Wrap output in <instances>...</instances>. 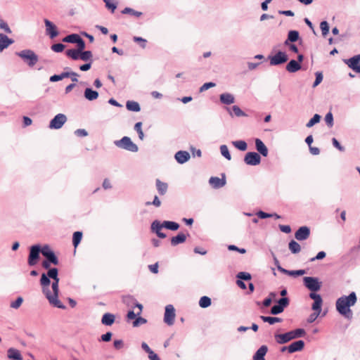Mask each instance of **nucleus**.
Returning a JSON list of instances; mask_svg holds the SVG:
<instances>
[{"instance_id":"nucleus-10","label":"nucleus","mask_w":360,"mask_h":360,"mask_svg":"<svg viewBox=\"0 0 360 360\" xmlns=\"http://www.w3.org/2000/svg\"><path fill=\"white\" fill-rule=\"evenodd\" d=\"M44 23L46 34L49 35L51 39L56 37L58 35L56 26L48 19H44Z\"/></svg>"},{"instance_id":"nucleus-64","label":"nucleus","mask_w":360,"mask_h":360,"mask_svg":"<svg viewBox=\"0 0 360 360\" xmlns=\"http://www.w3.org/2000/svg\"><path fill=\"white\" fill-rule=\"evenodd\" d=\"M77 44V49L78 51H83L85 49V42L80 37L78 41L76 43Z\"/></svg>"},{"instance_id":"nucleus-5","label":"nucleus","mask_w":360,"mask_h":360,"mask_svg":"<svg viewBox=\"0 0 360 360\" xmlns=\"http://www.w3.org/2000/svg\"><path fill=\"white\" fill-rule=\"evenodd\" d=\"M41 248L39 245H34L30 247L27 263L32 266L37 264L39 259Z\"/></svg>"},{"instance_id":"nucleus-12","label":"nucleus","mask_w":360,"mask_h":360,"mask_svg":"<svg viewBox=\"0 0 360 360\" xmlns=\"http://www.w3.org/2000/svg\"><path fill=\"white\" fill-rule=\"evenodd\" d=\"M310 298L314 300L313 304H312V309L314 311H319L321 312V305L323 303L322 298L320 295L316 294L314 292H311L309 294Z\"/></svg>"},{"instance_id":"nucleus-57","label":"nucleus","mask_w":360,"mask_h":360,"mask_svg":"<svg viewBox=\"0 0 360 360\" xmlns=\"http://www.w3.org/2000/svg\"><path fill=\"white\" fill-rule=\"evenodd\" d=\"M0 29L4 30L6 33H11V30L8 24L0 18Z\"/></svg>"},{"instance_id":"nucleus-22","label":"nucleus","mask_w":360,"mask_h":360,"mask_svg":"<svg viewBox=\"0 0 360 360\" xmlns=\"http://www.w3.org/2000/svg\"><path fill=\"white\" fill-rule=\"evenodd\" d=\"M210 185L214 188L223 187L226 184V180L219 177H211L209 181Z\"/></svg>"},{"instance_id":"nucleus-43","label":"nucleus","mask_w":360,"mask_h":360,"mask_svg":"<svg viewBox=\"0 0 360 360\" xmlns=\"http://www.w3.org/2000/svg\"><path fill=\"white\" fill-rule=\"evenodd\" d=\"M122 13L123 14H130L131 15H134L136 17H140L142 15L141 12L134 11L131 8H125L122 11Z\"/></svg>"},{"instance_id":"nucleus-26","label":"nucleus","mask_w":360,"mask_h":360,"mask_svg":"<svg viewBox=\"0 0 360 360\" xmlns=\"http://www.w3.org/2000/svg\"><path fill=\"white\" fill-rule=\"evenodd\" d=\"M115 317L113 314L110 313H105L103 314L101 323L105 326H111L115 322Z\"/></svg>"},{"instance_id":"nucleus-30","label":"nucleus","mask_w":360,"mask_h":360,"mask_svg":"<svg viewBox=\"0 0 360 360\" xmlns=\"http://www.w3.org/2000/svg\"><path fill=\"white\" fill-rule=\"evenodd\" d=\"M220 101L222 103L230 105L234 103V97L231 94H222L220 95Z\"/></svg>"},{"instance_id":"nucleus-58","label":"nucleus","mask_w":360,"mask_h":360,"mask_svg":"<svg viewBox=\"0 0 360 360\" xmlns=\"http://www.w3.org/2000/svg\"><path fill=\"white\" fill-rule=\"evenodd\" d=\"M228 249L231 251H237L239 252L241 254H245L246 252V250L244 248H239L237 246L234 245H229L228 246Z\"/></svg>"},{"instance_id":"nucleus-39","label":"nucleus","mask_w":360,"mask_h":360,"mask_svg":"<svg viewBox=\"0 0 360 360\" xmlns=\"http://www.w3.org/2000/svg\"><path fill=\"white\" fill-rule=\"evenodd\" d=\"M79 38H80V36L78 35L77 34H70V35H68L67 37H65L63 39V41L68 42V43H77L78 41V40L79 39Z\"/></svg>"},{"instance_id":"nucleus-32","label":"nucleus","mask_w":360,"mask_h":360,"mask_svg":"<svg viewBox=\"0 0 360 360\" xmlns=\"http://www.w3.org/2000/svg\"><path fill=\"white\" fill-rule=\"evenodd\" d=\"M135 307L138 308V311H135L134 310L129 311L127 313V316L128 319H130V320L134 319L136 318V315H139L141 314L143 306L141 304H136Z\"/></svg>"},{"instance_id":"nucleus-18","label":"nucleus","mask_w":360,"mask_h":360,"mask_svg":"<svg viewBox=\"0 0 360 360\" xmlns=\"http://www.w3.org/2000/svg\"><path fill=\"white\" fill-rule=\"evenodd\" d=\"M40 283L43 288V292L45 294L46 297H47V292H51L49 289L50 285V280L47 274H42L40 279Z\"/></svg>"},{"instance_id":"nucleus-60","label":"nucleus","mask_w":360,"mask_h":360,"mask_svg":"<svg viewBox=\"0 0 360 360\" xmlns=\"http://www.w3.org/2000/svg\"><path fill=\"white\" fill-rule=\"evenodd\" d=\"M278 305L281 306L282 308L285 309L289 304V300L287 297H282L278 300Z\"/></svg>"},{"instance_id":"nucleus-44","label":"nucleus","mask_w":360,"mask_h":360,"mask_svg":"<svg viewBox=\"0 0 360 360\" xmlns=\"http://www.w3.org/2000/svg\"><path fill=\"white\" fill-rule=\"evenodd\" d=\"M321 116L318 114H315L314 117L307 123L306 126L308 128L313 127L314 124L319 122Z\"/></svg>"},{"instance_id":"nucleus-24","label":"nucleus","mask_w":360,"mask_h":360,"mask_svg":"<svg viewBox=\"0 0 360 360\" xmlns=\"http://www.w3.org/2000/svg\"><path fill=\"white\" fill-rule=\"evenodd\" d=\"M301 69V65L299 62L292 60L286 65V70L289 72H295Z\"/></svg>"},{"instance_id":"nucleus-45","label":"nucleus","mask_w":360,"mask_h":360,"mask_svg":"<svg viewBox=\"0 0 360 360\" xmlns=\"http://www.w3.org/2000/svg\"><path fill=\"white\" fill-rule=\"evenodd\" d=\"M91 58H92V53L90 51L80 52L79 59H81L84 61H87V60H91Z\"/></svg>"},{"instance_id":"nucleus-50","label":"nucleus","mask_w":360,"mask_h":360,"mask_svg":"<svg viewBox=\"0 0 360 360\" xmlns=\"http://www.w3.org/2000/svg\"><path fill=\"white\" fill-rule=\"evenodd\" d=\"M47 260L54 265L58 264V259L57 257L55 255L54 252L49 253V255H47Z\"/></svg>"},{"instance_id":"nucleus-63","label":"nucleus","mask_w":360,"mask_h":360,"mask_svg":"<svg viewBox=\"0 0 360 360\" xmlns=\"http://www.w3.org/2000/svg\"><path fill=\"white\" fill-rule=\"evenodd\" d=\"M216 86V84L215 83H213V82H207V83H205L200 89V91H206L208 89L211 88V87H214Z\"/></svg>"},{"instance_id":"nucleus-31","label":"nucleus","mask_w":360,"mask_h":360,"mask_svg":"<svg viewBox=\"0 0 360 360\" xmlns=\"http://www.w3.org/2000/svg\"><path fill=\"white\" fill-rule=\"evenodd\" d=\"M8 356L9 359H13L15 360H22V357L21 356V354L19 350L14 349V348H10L8 350Z\"/></svg>"},{"instance_id":"nucleus-11","label":"nucleus","mask_w":360,"mask_h":360,"mask_svg":"<svg viewBox=\"0 0 360 360\" xmlns=\"http://www.w3.org/2000/svg\"><path fill=\"white\" fill-rule=\"evenodd\" d=\"M288 56L281 51H278L275 56L271 58L270 64L276 65L285 63L288 60Z\"/></svg>"},{"instance_id":"nucleus-42","label":"nucleus","mask_w":360,"mask_h":360,"mask_svg":"<svg viewBox=\"0 0 360 360\" xmlns=\"http://www.w3.org/2000/svg\"><path fill=\"white\" fill-rule=\"evenodd\" d=\"M233 144L236 148L239 149L240 150L245 151L247 150L248 146L245 141H233Z\"/></svg>"},{"instance_id":"nucleus-27","label":"nucleus","mask_w":360,"mask_h":360,"mask_svg":"<svg viewBox=\"0 0 360 360\" xmlns=\"http://www.w3.org/2000/svg\"><path fill=\"white\" fill-rule=\"evenodd\" d=\"M278 270L281 273L289 276H302L305 274L304 270L289 271L283 269L281 266H278Z\"/></svg>"},{"instance_id":"nucleus-36","label":"nucleus","mask_w":360,"mask_h":360,"mask_svg":"<svg viewBox=\"0 0 360 360\" xmlns=\"http://www.w3.org/2000/svg\"><path fill=\"white\" fill-rule=\"evenodd\" d=\"M67 56L69 58L73 59V60H77L79 58L80 56V51L77 49H69L67 50L65 52Z\"/></svg>"},{"instance_id":"nucleus-1","label":"nucleus","mask_w":360,"mask_h":360,"mask_svg":"<svg viewBox=\"0 0 360 360\" xmlns=\"http://www.w3.org/2000/svg\"><path fill=\"white\" fill-rule=\"evenodd\" d=\"M356 300L354 292H351L348 296L340 297L336 301L337 311L345 318L351 319L353 314L349 307L355 304Z\"/></svg>"},{"instance_id":"nucleus-40","label":"nucleus","mask_w":360,"mask_h":360,"mask_svg":"<svg viewBox=\"0 0 360 360\" xmlns=\"http://www.w3.org/2000/svg\"><path fill=\"white\" fill-rule=\"evenodd\" d=\"M199 305L202 308H206L211 305V299L209 297L203 296L200 299Z\"/></svg>"},{"instance_id":"nucleus-9","label":"nucleus","mask_w":360,"mask_h":360,"mask_svg":"<svg viewBox=\"0 0 360 360\" xmlns=\"http://www.w3.org/2000/svg\"><path fill=\"white\" fill-rule=\"evenodd\" d=\"M175 319V310L172 305L169 304L165 307L164 321L169 326L173 325Z\"/></svg>"},{"instance_id":"nucleus-49","label":"nucleus","mask_w":360,"mask_h":360,"mask_svg":"<svg viewBox=\"0 0 360 360\" xmlns=\"http://www.w3.org/2000/svg\"><path fill=\"white\" fill-rule=\"evenodd\" d=\"M65 49V45H63V44H53L51 46V49L52 51H53L54 52H56V53H59V52H62Z\"/></svg>"},{"instance_id":"nucleus-61","label":"nucleus","mask_w":360,"mask_h":360,"mask_svg":"<svg viewBox=\"0 0 360 360\" xmlns=\"http://www.w3.org/2000/svg\"><path fill=\"white\" fill-rule=\"evenodd\" d=\"M103 1L105 3V6L108 9H110L112 13H114L117 6L114 3H112L110 0H103Z\"/></svg>"},{"instance_id":"nucleus-51","label":"nucleus","mask_w":360,"mask_h":360,"mask_svg":"<svg viewBox=\"0 0 360 360\" xmlns=\"http://www.w3.org/2000/svg\"><path fill=\"white\" fill-rule=\"evenodd\" d=\"M237 278L240 280L249 281L251 279V275L247 272H239L237 275Z\"/></svg>"},{"instance_id":"nucleus-38","label":"nucleus","mask_w":360,"mask_h":360,"mask_svg":"<svg viewBox=\"0 0 360 360\" xmlns=\"http://www.w3.org/2000/svg\"><path fill=\"white\" fill-rule=\"evenodd\" d=\"M261 319L264 321V322H267L269 323V324H274L275 323H278V322H281L282 321V319L281 318H278V317H271V316H261Z\"/></svg>"},{"instance_id":"nucleus-52","label":"nucleus","mask_w":360,"mask_h":360,"mask_svg":"<svg viewBox=\"0 0 360 360\" xmlns=\"http://www.w3.org/2000/svg\"><path fill=\"white\" fill-rule=\"evenodd\" d=\"M141 122H137L134 126V129L138 132L139 139L142 140L143 139L144 135L141 129Z\"/></svg>"},{"instance_id":"nucleus-16","label":"nucleus","mask_w":360,"mask_h":360,"mask_svg":"<svg viewBox=\"0 0 360 360\" xmlns=\"http://www.w3.org/2000/svg\"><path fill=\"white\" fill-rule=\"evenodd\" d=\"M164 228L162 223L161 224L159 221H154L151 224V229L154 231L158 237L160 238H166V234L162 232V229Z\"/></svg>"},{"instance_id":"nucleus-14","label":"nucleus","mask_w":360,"mask_h":360,"mask_svg":"<svg viewBox=\"0 0 360 360\" xmlns=\"http://www.w3.org/2000/svg\"><path fill=\"white\" fill-rule=\"evenodd\" d=\"M360 54L348 59L346 63L348 66L356 72L360 73Z\"/></svg>"},{"instance_id":"nucleus-29","label":"nucleus","mask_w":360,"mask_h":360,"mask_svg":"<svg viewBox=\"0 0 360 360\" xmlns=\"http://www.w3.org/2000/svg\"><path fill=\"white\" fill-rule=\"evenodd\" d=\"M84 96L89 101H94L98 97V93L90 88H86L84 91Z\"/></svg>"},{"instance_id":"nucleus-7","label":"nucleus","mask_w":360,"mask_h":360,"mask_svg":"<svg viewBox=\"0 0 360 360\" xmlns=\"http://www.w3.org/2000/svg\"><path fill=\"white\" fill-rule=\"evenodd\" d=\"M66 121V116L64 114L59 113L51 120L49 124V128L56 129H60Z\"/></svg>"},{"instance_id":"nucleus-13","label":"nucleus","mask_w":360,"mask_h":360,"mask_svg":"<svg viewBox=\"0 0 360 360\" xmlns=\"http://www.w3.org/2000/svg\"><path fill=\"white\" fill-rule=\"evenodd\" d=\"M310 230L307 226L300 227L295 233V237L298 240H304L309 238Z\"/></svg>"},{"instance_id":"nucleus-56","label":"nucleus","mask_w":360,"mask_h":360,"mask_svg":"<svg viewBox=\"0 0 360 360\" xmlns=\"http://www.w3.org/2000/svg\"><path fill=\"white\" fill-rule=\"evenodd\" d=\"M232 110L234 115H236L237 117L245 115V112H243L242 110L237 105H233L232 107Z\"/></svg>"},{"instance_id":"nucleus-35","label":"nucleus","mask_w":360,"mask_h":360,"mask_svg":"<svg viewBox=\"0 0 360 360\" xmlns=\"http://www.w3.org/2000/svg\"><path fill=\"white\" fill-rule=\"evenodd\" d=\"M162 224L164 228L172 231H176L179 228V224L174 221H163Z\"/></svg>"},{"instance_id":"nucleus-28","label":"nucleus","mask_w":360,"mask_h":360,"mask_svg":"<svg viewBox=\"0 0 360 360\" xmlns=\"http://www.w3.org/2000/svg\"><path fill=\"white\" fill-rule=\"evenodd\" d=\"M186 236L184 233H180L177 236L172 237L171 239V244L174 246L185 242Z\"/></svg>"},{"instance_id":"nucleus-6","label":"nucleus","mask_w":360,"mask_h":360,"mask_svg":"<svg viewBox=\"0 0 360 360\" xmlns=\"http://www.w3.org/2000/svg\"><path fill=\"white\" fill-rule=\"evenodd\" d=\"M304 285L310 290L316 292L320 290L321 283L319 282L318 278L314 277L307 276L304 278Z\"/></svg>"},{"instance_id":"nucleus-3","label":"nucleus","mask_w":360,"mask_h":360,"mask_svg":"<svg viewBox=\"0 0 360 360\" xmlns=\"http://www.w3.org/2000/svg\"><path fill=\"white\" fill-rule=\"evenodd\" d=\"M115 144L118 148L125 149L131 152H137L138 146L132 142L131 139L128 136H124L122 139L115 141Z\"/></svg>"},{"instance_id":"nucleus-62","label":"nucleus","mask_w":360,"mask_h":360,"mask_svg":"<svg viewBox=\"0 0 360 360\" xmlns=\"http://www.w3.org/2000/svg\"><path fill=\"white\" fill-rule=\"evenodd\" d=\"M323 80V75L321 72H316V79L314 82L313 86L315 87L318 86Z\"/></svg>"},{"instance_id":"nucleus-17","label":"nucleus","mask_w":360,"mask_h":360,"mask_svg":"<svg viewBox=\"0 0 360 360\" xmlns=\"http://www.w3.org/2000/svg\"><path fill=\"white\" fill-rule=\"evenodd\" d=\"M304 347V342L303 340H297L291 343L288 347V351L289 353H293L297 351H301Z\"/></svg>"},{"instance_id":"nucleus-20","label":"nucleus","mask_w":360,"mask_h":360,"mask_svg":"<svg viewBox=\"0 0 360 360\" xmlns=\"http://www.w3.org/2000/svg\"><path fill=\"white\" fill-rule=\"evenodd\" d=\"M189 158L190 154L186 151L180 150L175 154V159L180 164L187 162Z\"/></svg>"},{"instance_id":"nucleus-21","label":"nucleus","mask_w":360,"mask_h":360,"mask_svg":"<svg viewBox=\"0 0 360 360\" xmlns=\"http://www.w3.org/2000/svg\"><path fill=\"white\" fill-rule=\"evenodd\" d=\"M268 351L266 345L261 346L253 356V360H265L264 356Z\"/></svg>"},{"instance_id":"nucleus-25","label":"nucleus","mask_w":360,"mask_h":360,"mask_svg":"<svg viewBox=\"0 0 360 360\" xmlns=\"http://www.w3.org/2000/svg\"><path fill=\"white\" fill-rule=\"evenodd\" d=\"M156 187L160 195H164L168 189V184L165 182L161 181L160 179H156Z\"/></svg>"},{"instance_id":"nucleus-2","label":"nucleus","mask_w":360,"mask_h":360,"mask_svg":"<svg viewBox=\"0 0 360 360\" xmlns=\"http://www.w3.org/2000/svg\"><path fill=\"white\" fill-rule=\"evenodd\" d=\"M47 276L49 278L53 279V282L51 285L52 292H47L48 300L53 306L60 309H65V306L58 299L59 283V278L58 277V269L56 268L50 269L47 273Z\"/></svg>"},{"instance_id":"nucleus-37","label":"nucleus","mask_w":360,"mask_h":360,"mask_svg":"<svg viewBox=\"0 0 360 360\" xmlns=\"http://www.w3.org/2000/svg\"><path fill=\"white\" fill-rule=\"evenodd\" d=\"M82 238V233L81 231H76L73 233L72 243L75 248H76L78 246V245L81 242Z\"/></svg>"},{"instance_id":"nucleus-53","label":"nucleus","mask_w":360,"mask_h":360,"mask_svg":"<svg viewBox=\"0 0 360 360\" xmlns=\"http://www.w3.org/2000/svg\"><path fill=\"white\" fill-rule=\"evenodd\" d=\"M151 205H154L156 207H159L161 205V201L160 200V199L158 198V197L157 195H155L154 197L153 202L148 201V202H146V206H149Z\"/></svg>"},{"instance_id":"nucleus-23","label":"nucleus","mask_w":360,"mask_h":360,"mask_svg":"<svg viewBox=\"0 0 360 360\" xmlns=\"http://www.w3.org/2000/svg\"><path fill=\"white\" fill-rule=\"evenodd\" d=\"M13 42V40L9 39L6 35L0 34V51L7 48Z\"/></svg>"},{"instance_id":"nucleus-41","label":"nucleus","mask_w":360,"mask_h":360,"mask_svg":"<svg viewBox=\"0 0 360 360\" xmlns=\"http://www.w3.org/2000/svg\"><path fill=\"white\" fill-rule=\"evenodd\" d=\"M288 39L291 42L297 41L299 39V32L296 30H290L288 34Z\"/></svg>"},{"instance_id":"nucleus-46","label":"nucleus","mask_w":360,"mask_h":360,"mask_svg":"<svg viewBox=\"0 0 360 360\" xmlns=\"http://www.w3.org/2000/svg\"><path fill=\"white\" fill-rule=\"evenodd\" d=\"M220 151L221 155L227 160H230L231 159V155L229 151V148L226 145L221 146Z\"/></svg>"},{"instance_id":"nucleus-33","label":"nucleus","mask_w":360,"mask_h":360,"mask_svg":"<svg viewBox=\"0 0 360 360\" xmlns=\"http://www.w3.org/2000/svg\"><path fill=\"white\" fill-rule=\"evenodd\" d=\"M126 107L128 110L133 112H139L141 110L139 104L137 102L133 101H127Z\"/></svg>"},{"instance_id":"nucleus-8","label":"nucleus","mask_w":360,"mask_h":360,"mask_svg":"<svg viewBox=\"0 0 360 360\" xmlns=\"http://www.w3.org/2000/svg\"><path fill=\"white\" fill-rule=\"evenodd\" d=\"M244 162L248 165H257L261 162V157L255 152H248L245 155Z\"/></svg>"},{"instance_id":"nucleus-34","label":"nucleus","mask_w":360,"mask_h":360,"mask_svg":"<svg viewBox=\"0 0 360 360\" xmlns=\"http://www.w3.org/2000/svg\"><path fill=\"white\" fill-rule=\"evenodd\" d=\"M288 248L293 254L298 253L301 250V247L300 244L295 240H291L289 243Z\"/></svg>"},{"instance_id":"nucleus-19","label":"nucleus","mask_w":360,"mask_h":360,"mask_svg":"<svg viewBox=\"0 0 360 360\" xmlns=\"http://www.w3.org/2000/svg\"><path fill=\"white\" fill-rule=\"evenodd\" d=\"M255 146L257 150L263 156L266 157L268 155V149L264 143L259 139H256Z\"/></svg>"},{"instance_id":"nucleus-15","label":"nucleus","mask_w":360,"mask_h":360,"mask_svg":"<svg viewBox=\"0 0 360 360\" xmlns=\"http://www.w3.org/2000/svg\"><path fill=\"white\" fill-rule=\"evenodd\" d=\"M275 339L278 344L286 343L291 340H293L292 333L291 331L284 334H276Z\"/></svg>"},{"instance_id":"nucleus-47","label":"nucleus","mask_w":360,"mask_h":360,"mask_svg":"<svg viewBox=\"0 0 360 360\" xmlns=\"http://www.w3.org/2000/svg\"><path fill=\"white\" fill-rule=\"evenodd\" d=\"M320 28L321 30L322 34L323 36H326V34H328V33L329 32V25L326 21H323L321 22Z\"/></svg>"},{"instance_id":"nucleus-59","label":"nucleus","mask_w":360,"mask_h":360,"mask_svg":"<svg viewBox=\"0 0 360 360\" xmlns=\"http://www.w3.org/2000/svg\"><path fill=\"white\" fill-rule=\"evenodd\" d=\"M284 310L283 308L281 307V306H279V305H274L271 309V313L272 314H278L281 312H283Z\"/></svg>"},{"instance_id":"nucleus-54","label":"nucleus","mask_w":360,"mask_h":360,"mask_svg":"<svg viewBox=\"0 0 360 360\" xmlns=\"http://www.w3.org/2000/svg\"><path fill=\"white\" fill-rule=\"evenodd\" d=\"M325 121L328 127H331L333 125V114L329 112L325 117Z\"/></svg>"},{"instance_id":"nucleus-48","label":"nucleus","mask_w":360,"mask_h":360,"mask_svg":"<svg viewBox=\"0 0 360 360\" xmlns=\"http://www.w3.org/2000/svg\"><path fill=\"white\" fill-rule=\"evenodd\" d=\"M292 333L293 338L303 337L305 335V331L304 329L298 328L295 330L291 331Z\"/></svg>"},{"instance_id":"nucleus-4","label":"nucleus","mask_w":360,"mask_h":360,"mask_svg":"<svg viewBox=\"0 0 360 360\" xmlns=\"http://www.w3.org/2000/svg\"><path fill=\"white\" fill-rule=\"evenodd\" d=\"M30 66H34L38 61V56L31 50H24L18 53Z\"/></svg>"},{"instance_id":"nucleus-55","label":"nucleus","mask_w":360,"mask_h":360,"mask_svg":"<svg viewBox=\"0 0 360 360\" xmlns=\"http://www.w3.org/2000/svg\"><path fill=\"white\" fill-rule=\"evenodd\" d=\"M23 302V299L21 297H18L15 302L11 303V307L13 309H18L20 307Z\"/></svg>"}]
</instances>
